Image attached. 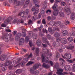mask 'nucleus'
Wrapping results in <instances>:
<instances>
[{"label":"nucleus","mask_w":75,"mask_h":75,"mask_svg":"<svg viewBox=\"0 0 75 75\" xmlns=\"http://www.w3.org/2000/svg\"><path fill=\"white\" fill-rule=\"evenodd\" d=\"M63 11L66 13H68L70 14L71 13L70 8H69L67 7V6H66L64 9Z\"/></svg>","instance_id":"nucleus-6"},{"label":"nucleus","mask_w":75,"mask_h":75,"mask_svg":"<svg viewBox=\"0 0 75 75\" xmlns=\"http://www.w3.org/2000/svg\"><path fill=\"white\" fill-rule=\"evenodd\" d=\"M28 60L27 58H25L23 59V61L25 63H26V62H28Z\"/></svg>","instance_id":"nucleus-39"},{"label":"nucleus","mask_w":75,"mask_h":75,"mask_svg":"<svg viewBox=\"0 0 75 75\" xmlns=\"http://www.w3.org/2000/svg\"><path fill=\"white\" fill-rule=\"evenodd\" d=\"M39 66H41V64H40L39 65H38V64H35L34 65L33 68H30V72L32 74H34V70H36V69H38V67H39Z\"/></svg>","instance_id":"nucleus-3"},{"label":"nucleus","mask_w":75,"mask_h":75,"mask_svg":"<svg viewBox=\"0 0 75 75\" xmlns=\"http://www.w3.org/2000/svg\"><path fill=\"white\" fill-rule=\"evenodd\" d=\"M22 72V70L20 69H18L16 71V74H20V73H21Z\"/></svg>","instance_id":"nucleus-24"},{"label":"nucleus","mask_w":75,"mask_h":75,"mask_svg":"<svg viewBox=\"0 0 75 75\" xmlns=\"http://www.w3.org/2000/svg\"><path fill=\"white\" fill-rule=\"evenodd\" d=\"M36 44L38 46H40L41 45V42L40 40H37L36 42Z\"/></svg>","instance_id":"nucleus-23"},{"label":"nucleus","mask_w":75,"mask_h":75,"mask_svg":"<svg viewBox=\"0 0 75 75\" xmlns=\"http://www.w3.org/2000/svg\"><path fill=\"white\" fill-rule=\"evenodd\" d=\"M57 71L56 72V74L58 75H61V74H59V73H62V72H63L64 70L62 69L58 68H57Z\"/></svg>","instance_id":"nucleus-8"},{"label":"nucleus","mask_w":75,"mask_h":75,"mask_svg":"<svg viewBox=\"0 0 75 75\" xmlns=\"http://www.w3.org/2000/svg\"><path fill=\"white\" fill-rule=\"evenodd\" d=\"M46 13H51V10H48L46 12Z\"/></svg>","instance_id":"nucleus-52"},{"label":"nucleus","mask_w":75,"mask_h":75,"mask_svg":"<svg viewBox=\"0 0 75 75\" xmlns=\"http://www.w3.org/2000/svg\"><path fill=\"white\" fill-rule=\"evenodd\" d=\"M18 16H21V17H24V13L23 12L20 13L18 14Z\"/></svg>","instance_id":"nucleus-25"},{"label":"nucleus","mask_w":75,"mask_h":75,"mask_svg":"<svg viewBox=\"0 0 75 75\" xmlns=\"http://www.w3.org/2000/svg\"><path fill=\"white\" fill-rule=\"evenodd\" d=\"M29 13V11H28V9L26 10V13L27 14H28V13Z\"/></svg>","instance_id":"nucleus-64"},{"label":"nucleus","mask_w":75,"mask_h":75,"mask_svg":"<svg viewBox=\"0 0 75 75\" xmlns=\"http://www.w3.org/2000/svg\"><path fill=\"white\" fill-rule=\"evenodd\" d=\"M24 39H21L20 40L19 42V45H22L23 44H24Z\"/></svg>","instance_id":"nucleus-14"},{"label":"nucleus","mask_w":75,"mask_h":75,"mask_svg":"<svg viewBox=\"0 0 75 75\" xmlns=\"http://www.w3.org/2000/svg\"><path fill=\"white\" fill-rule=\"evenodd\" d=\"M68 68H67V67H66V70H67V71H69V69H71V67H70V66H68Z\"/></svg>","instance_id":"nucleus-40"},{"label":"nucleus","mask_w":75,"mask_h":75,"mask_svg":"<svg viewBox=\"0 0 75 75\" xmlns=\"http://www.w3.org/2000/svg\"><path fill=\"white\" fill-rule=\"evenodd\" d=\"M7 69V68L4 67L3 68H2V70L3 71H6Z\"/></svg>","instance_id":"nucleus-47"},{"label":"nucleus","mask_w":75,"mask_h":75,"mask_svg":"<svg viewBox=\"0 0 75 75\" xmlns=\"http://www.w3.org/2000/svg\"><path fill=\"white\" fill-rule=\"evenodd\" d=\"M49 24L50 25H55V22L53 21H51L49 23Z\"/></svg>","instance_id":"nucleus-28"},{"label":"nucleus","mask_w":75,"mask_h":75,"mask_svg":"<svg viewBox=\"0 0 75 75\" xmlns=\"http://www.w3.org/2000/svg\"><path fill=\"white\" fill-rule=\"evenodd\" d=\"M18 22L19 23H24V21L23 19H21L20 21H18Z\"/></svg>","instance_id":"nucleus-37"},{"label":"nucleus","mask_w":75,"mask_h":75,"mask_svg":"<svg viewBox=\"0 0 75 75\" xmlns=\"http://www.w3.org/2000/svg\"><path fill=\"white\" fill-rule=\"evenodd\" d=\"M4 65H3V64L2 63H1L0 64V67H3Z\"/></svg>","instance_id":"nucleus-63"},{"label":"nucleus","mask_w":75,"mask_h":75,"mask_svg":"<svg viewBox=\"0 0 75 75\" xmlns=\"http://www.w3.org/2000/svg\"><path fill=\"white\" fill-rule=\"evenodd\" d=\"M68 40L69 42H72L73 40V38L70 37L68 38Z\"/></svg>","instance_id":"nucleus-29"},{"label":"nucleus","mask_w":75,"mask_h":75,"mask_svg":"<svg viewBox=\"0 0 75 75\" xmlns=\"http://www.w3.org/2000/svg\"><path fill=\"white\" fill-rule=\"evenodd\" d=\"M56 57L57 58H58V57H59L60 55V54H59L58 53H57L56 54Z\"/></svg>","instance_id":"nucleus-51"},{"label":"nucleus","mask_w":75,"mask_h":75,"mask_svg":"<svg viewBox=\"0 0 75 75\" xmlns=\"http://www.w3.org/2000/svg\"><path fill=\"white\" fill-rule=\"evenodd\" d=\"M61 24V22L60 21H57L55 23V26H58Z\"/></svg>","instance_id":"nucleus-26"},{"label":"nucleus","mask_w":75,"mask_h":75,"mask_svg":"<svg viewBox=\"0 0 75 75\" xmlns=\"http://www.w3.org/2000/svg\"><path fill=\"white\" fill-rule=\"evenodd\" d=\"M62 57L65 59H69L71 58V56L70 54H67V53H66L64 55V56H62Z\"/></svg>","instance_id":"nucleus-5"},{"label":"nucleus","mask_w":75,"mask_h":75,"mask_svg":"<svg viewBox=\"0 0 75 75\" xmlns=\"http://www.w3.org/2000/svg\"><path fill=\"white\" fill-rule=\"evenodd\" d=\"M33 64V62H29L26 65L27 66H29L30 65H32Z\"/></svg>","instance_id":"nucleus-35"},{"label":"nucleus","mask_w":75,"mask_h":75,"mask_svg":"<svg viewBox=\"0 0 75 75\" xmlns=\"http://www.w3.org/2000/svg\"><path fill=\"white\" fill-rule=\"evenodd\" d=\"M21 59H18V60L16 61V64H17V63H18V62H20V61H21Z\"/></svg>","instance_id":"nucleus-46"},{"label":"nucleus","mask_w":75,"mask_h":75,"mask_svg":"<svg viewBox=\"0 0 75 75\" xmlns=\"http://www.w3.org/2000/svg\"><path fill=\"white\" fill-rule=\"evenodd\" d=\"M54 35L55 37H59L60 36V34L59 33L56 32L55 33Z\"/></svg>","instance_id":"nucleus-21"},{"label":"nucleus","mask_w":75,"mask_h":75,"mask_svg":"<svg viewBox=\"0 0 75 75\" xmlns=\"http://www.w3.org/2000/svg\"><path fill=\"white\" fill-rule=\"evenodd\" d=\"M5 30L6 32H11V30L9 29H6Z\"/></svg>","instance_id":"nucleus-59"},{"label":"nucleus","mask_w":75,"mask_h":75,"mask_svg":"<svg viewBox=\"0 0 75 75\" xmlns=\"http://www.w3.org/2000/svg\"><path fill=\"white\" fill-rule=\"evenodd\" d=\"M35 7H33V8L32 9V11H34V10H35Z\"/></svg>","instance_id":"nucleus-57"},{"label":"nucleus","mask_w":75,"mask_h":75,"mask_svg":"<svg viewBox=\"0 0 75 75\" xmlns=\"http://www.w3.org/2000/svg\"><path fill=\"white\" fill-rule=\"evenodd\" d=\"M12 35L11 34H8V35H7V36H5V41H6V42H8L9 41V38H9V36H10V37H11Z\"/></svg>","instance_id":"nucleus-10"},{"label":"nucleus","mask_w":75,"mask_h":75,"mask_svg":"<svg viewBox=\"0 0 75 75\" xmlns=\"http://www.w3.org/2000/svg\"><path fill=\"white\" fill-rule=\"evenodd\" d=\"M11 17H9L8 18H7L6 20L4 22V24H8V23L9 22H10V21L11 20Z\"/></svg>","instance_id":"nucleus-12"},{"label":"nucleus","mask_w":75,"mask_h":75,"mask_svg":"<svg viewBox=\"0 0 75 75\" xmlns=\"http://www.w3.org/2000/svg\"><path fill=\"white\" fill-rule=\"evenodd\" d=\"M42 23L44 24H46V22H45V19H43L42 20Z\"/></svg>","instance_id":"nucleus-45"},{"label":"nucleus","mask_w":75,"mask_h":75,"mask_svg":"<svg viewBox=\"0 0 75 75\" xmlns=\"http://www.w3.org/2000/svg\"><path fill=\"white\" fill-rule=\"evenodd\" d=\"M21 3L19 1L17 2L16 3V6H18L20 5Z\"/></svg>","instance_id":"nucleus-44"},{"label":"nucleus","mask_w":75,"mask_h":75,"mask_svg":"<svg viewBox=\"0 0 75 75\" xmlns=\"http://www.w3.org/2000/svg\"><path fill=\"white\" fill-rule=\"evenodd\" d=\"M39 73V72L38 71H36L35 72V75H38Z\"/></svg>","instance_id":"nucleus-56"},{"label":"nucleus","mask_w":75,"mask_h":75,"mask_svg":"<svg viewBox=\"0 0 75 75\" xmlns=\"http://www.w3.org/2000/svg\"><path fill=\"white\" fill-rule=\"evenodd\" d=\"M43 32H44V33H45V32L46 33H48V32H47V30L45 29V30L44 29H43Z\"/></svg>","instance_id":"nucleus-54"},{"label":"nucleus","mask_w":75,"mask_h":75,"mask_svg":"<svg viewBox=\"0 0 75 75\" xmlns=\"http://www.w3.org/2000/svg\"><path fill=\"white\" fill-rule=\"evenodd\" d=\"M42 45L44 47H47V45H45L44 44H42Z\"/></svg>","instance_id":"nucleus-61"},{"label":"nucleus","mask_w":75,"mask_h":75,"mask_svg":"<svg viewBox=\"0 0 75 75\" xmlns=\"http://www.w3.org/2000/svg\"><path fill=\"white\" fill-rule=\"evenodd\" d=\"M25 40L26 41H28V40H29V39L28 36L26 37Z\"/></svg>","instance_id":"nucleus-60"},{"label":"nucleus","mask_w":75,"mask_h":75,"mask_svg":"<svg viewBox=\"0 0 75 75\" xmlns=\"http://www.w3.org/2000/svg\"><path fill=\"white\" fill-rule=\"evenodd\" d=\"M48 30L50 32L51 34H53L54 33V31H55V30L54 29L52 30V29L51 28H48Z\"/></svg>","instance_id":"nucleus-15"},{"label":"nucleus","mask_w":75,"mask_h":75,"mask_svg":"<svg viewBox=\"0 0 75 75\" xmlns=\"http://www.w3.org/2000/svg\"><path fill=\"white\" fill-rule=\"evenodd\" d=\"M33 57V55H32V54L30 53L29 55L28 56V58H31Z\"/></svg>","instance_id":"nucleus-43"},{"label":"nucleus","mask_w":75,"mask_h":75,"mask_svg":"<svg viewBox=\"0 0 75 75\" xmlns=\"http://www.w3.org/2000/svg\"><path fill=\"white\" fill-rule=\"evenodd\" d=\"M75 18V14L74 13H72L71 15V20H74Z\"/></svg>","instance_id":"nucleus-18"},{"label":"nucleus","mask_w":75,"mask_h":75,"mask_svg":"<svg viewBox=\"0 0 75 75\" xmlns=\"http://www.w3.org/2000/svg\"><path fill=\"white\" fill-rule=\"evenodd\" d=\"M17 21V19H14V20L13 21V23L15 24V23H16Z\"/></svg>","instance_id":"nucleus-42"},{"label":"nucleus","mask_w":75,"mask_h":75,"mask_svg":"<svg viewBox=\"0 0 75 75\" xmlns=\"http://www.w3.org/2000/svg\"><path fill=\"white\" fill-rule=\"evenodd\" d=\"M7 57V56L5 54H2L0 56V59L1 61H3Z\"/></svg>","instance_id":"nucleus-11"},{"label":"nucleus","mask_w":75,"mask_h":75,"mask_svg":"<svg viewBox=\"0 0 75 75\" xmlns=\"http://www.w3.org/2000/svg\"><path fill=\"white\" fill-rule=\"evenodd\" d=\"M60 40L61 43L63 44H66L67 42V40L65 38H62Z\"/></svg>","instance_id":"nucleus-7"},{"label":"nucleus","mask_w":75,"mask_h":75,"mask_svg":"<svg viewBox=\"0 0 75 75\" xmlns=\"http://www.w3.org/2000/svg\"><path fill=\"white\" fill-rule=\"evenodd\" d=\"M65 21L66 23V25H67V24H69V21H68V20H66Z\"/></svg>","instance_id":"nucleus-50"},{"label":"nucleus","mask_w":75,"mask_h":75,"mask_svg":"<svg viewBox=\"0 0 75 75\" xmlns=\"http://www.w3.org/2000/svg\"><path fill=\"white\" fill-rule=\"evenodd\" d=\"M62 34L64 36H65V35L68 34V31L67 30H64L62 32Z\"/></svg>","instance_id":"nucleus-20"},{"label":"nucleus","mask_w":75,"mask_h":75,"mask_svg":"<svg viewBox=\"0 0 75 75\" xmlns=\"http://www.w3.org/2000/svg\"><path fill=\"white\" fill-rule=\"evenodd\" d=\"M28 24L29 25L31 24H33V21L31 20H30L28 21Z\"/></svg>","instance_id":"nucleus-36"},{"label":"nucleus","mask_w":75,"mask_h":75,"mask_svg":"<svg viewBox=\"0 0 75 75\" xmlns=\"http://www.w3.org/2000/svg\"><path fill=\"white\" fill-rule=\"evenodd\" d=\"M42 41L43 43L47 44L48 45H50V43L48 41H47V38H42Z\"/></svg>","instance_id":"nucleus-9"},{"label":"nucleus","mask_w":75,"mask_h":75,"mask_svg":"<svg viewBox=\"0 0 75 75\" xmlns=\"http://www.w3.org/2000/svg\"><path fill=\"white\" fill-rule=\"evenodd\" d=\"M42 10L41 12V14L42 15H43L45 14V8L44 7L42 8Z\"/></svg>","instance_id":"nucleus-22"},{"label":"nucleus","mask_w":75,"mask_h":75,"mask_svg":"<svg viewBox=\"0 0 75 75\" xmlns=\"http://www.w3.org/2000/svg\"><path fill=\"white\" fill-rule=\"evenodd\" d=\"M61 0H56L55 3H60V2H61Z\"/></svg>","instance_id":"nucleus-48"},{"label":"nucleus","mask_w":75,"mask_h":75,"mask_svg":"<svg viewBox=\"0 0 75 75\" xmlns=\"http://www.w3.org/2000/svg\"><path fill=\"white\" fill-rule=\"evenodd\" d=\"M59 15L60 17H64V16H65L64 13L62 11L59 12Z\"/></svg>","instance_id":"nucleus-13"},{"label":"nucleus","mask_w":75,"mask_h":75,"mask_svg":"<svg viewBox=\"0 0 75 75\" xmlns=\"http://www.w3.org/2000/svg\"><path fill=\"white\" fill-rule=\"evenodd\" d=\"M58 6L56 4H55L52 7V8L54 10V11L53 13V14L54 16H58V12L59 11L58 9H57V7Z\"/></svg>","instance_id":"nucleus-2"},{"label":"nucleus","mask_w":75,"mask_h":75,"mask_svg":"<svg viewBox=\"0 0 75 75\" xmlns=\"http://www.w3.org/2000/svg\"><path fill=\"white\" fill-rule=\"evenodd\" d=\"M61 47L62 49H65V45H62Z\"/></svg>","instance_id":"nucleus-38"},{"label":"nucleus","mask_w":75,"mask_h":75,"mask_svg":"<svg viewBox=\"0 0 75 75\" xmlns=\"http://www.w3.org/2000/svg\"><path fill=\"white\" fill-rule=\"evenodd\" d=\"M30 2V1L29 0H27L25 2L26 4H28Z\"/></svg>","instance_id":"nucleus-55"},{"label":"nucleus","mask_w":75,"mask_h":75,"mask_svg":"<svg viewBox=\"0 0 75 75\" xmlns=\"http://www.w3.org/2000/svg\"><path fill=\"white\" fill-rule=\"evenodd\" d=\"M59 60L60 61H62V64L61 66H63V65L64 64H63V62H65V60H64V59H63L62 58H60V59H59Z\"/></svg>","instance_id":"nucleus-30"},{"label":"nucleus","mask_w":75,"mask_h":75,"mask_svg":"<svg viewBox=\"0 0 75 75\" xmlns=\"http://www.w3.org/2000/svg\"><path fill=\"white\" fill-rule=\"evenodd\" d=\"M56 30L57 31H59V29H58V28H56V29H55V28H54V31H55V30Z\"/></svg>","instance_id":"nucleus-62"},{"label":"nucleus","mask_w":75,"mask_h":75,"mask_svg":"<svg viewBox=\"0 0 75 75\" xmlns=\"http://www.w3.org/2000/svg\"><path fill=\"white\" fill-rule=\"evenodd\" d=\"M65 3L64 2H62L61 3V5L62 6H65Z\"/></svg>","instance_id":"nucleus-41"},{"label":"nucleus","mask_w":75,"mask_h":75,"mask_svg":"<svg viewBox=\"0 0 75 75\" xmlns=\"http://www.w3.org/2000/svg\"><path fill=\"white\" fill-rule=\"evenodd\" d=\"M59 74H60V75H67L68 74V73L66 72H64L63 73H59Z\"/></svg>","instance_id":"nucleus-33"},{"label":"nucleus","mask_w":75,"mask_h":75,"mask_svg":"<svg viewBox=\"0 0 75 75\" xmlns=\"http://www.w3.org/2000/svg\"><path fill=\"white\" fill-rule=\"evenodd\" d=\"M74 48V46L71 45H70L69 46H67V49H70V50H72Z\"/></svg>","instance_id":"nucleus-19"},{"label":"nucleus","mask_w":75,"mask_h":75,"mask_svg":"<svg viewBox=\"0 0 75 75\" xmlns=\"http://www.w3.org/2000/svg\"><path fill=\"white\" fill-rule=\"evenodd\" d=\"M12 63L11 62V61H8L6 62L5 63V66H8V65H9L10 64H11Z\"/></svg>","instance_id":"nucleus-16"},{"label":"nucleus","mask_w":75,"mask_h":75,"mask_svg":"<svg viewBox=\"0 0 75 75\" xmlns=\"http://www.w3.org/2000/svg\"><path fill=\"white\" fill-rule=\"evenodd\" d=\"M21 65L22 66H24L25 65V63L24 62H22L21 64Z\"/></svg>","instance_id":"nucleus-49"},{"label":"nucleus","mask_w":75,"mask_h":75,"mask_svg":"<svg viewBox=\"0 0 75 75\" xmlns=\"http://www.w3.org/2000/svg\"><path fill=\"white\" fill-rule=\"evenodd\" d=\"M40 51V49L39 48H37L36 49V51L35 52L36 54V55H38V54L39 53V52Z\"/></svg>","instance_id":"nucleus-27"},{"label":"nucleus","mask_w":75,"mask_h":75,"mask_svg":"<svg viewBox=\"0 0 75 75\" xmlns=\"http://www.w3.org/2000/svg\"><path fill=\"white\" fill-rule=\"evenodd\" d=\"M1 26L2 27H6V25L5 24H2Z\"/></svg>","instance_id":"nucleus-58"},{"label":"nucleus","mask_w":75,"mask_h":75,"mask_svg":"<svg viewBox=\"0 0 75 75\" xmlns=\"http://www.w3.org/2000/svg\"><path fill=\"white\" fill-rule=\"evenodd\" d=\"M47 54H48V52H47V54H45V53L42 54L41 57L42 58V62H45L46 63H50V64L51 65V66H53L54 65V63L52 62V61H49L48 60H45V57H46Z\"/></svg>","instance_id":"nucleus-1"},{"label":"nucleus","mask_w":75,"mask_h":75,"mask_svg":"<svg viewBox=\"0 0 75 75\" xmlns=\"http://www.w3.org/2000/svg\"><path fill=\"white\" fill-rule=\"evenodd\" d=\"M39 11V9H36L35 11L33 13V14H37Z\"/></svg>","instance_id":"nucleus-31"},{"label":"nucleus","mask_w":75,"mask_h":75,"mask_svg":"<svg viewBox=\"0 0 75 75\" xmlns=\"http://www.w3.org/2000/svg\"><path fill=\"white\" fill-rule=\"evenodd\" d=\"M33 20H36L37 19V16H34L32 18Z\"/></svg>","instance_id":"nucleus-32"},{"label":"nucleus","mask_w":75,"mask_h":75,"mask_svg":"<svg viewBox=\"0 0 75 75\" xmlns=\"http://www.w3.org/2000/svg\"><path fill=\"white\" fill-rule=\"evenodd\" d=\"M56 40L57 41V42H54L53 44V46L54 47H57L59 45V41H60V39L58 38H56Z\"/></svg>","instance_id":"nucleus-4"},{"label":"nucleus","mask_w":75,"mask_h":75,"mask_svg":"<svg viewBox=\"0 0 75 75\" xmlns=\"http://www.w3.org/2000/svg\"><path fill=\"white\" fill-rule=\"evenodd\" d=\"M72 35L73 36H75V31H73L72 32Z\"/></svg>","instance_id":"nucleus-53"},{"label":"nucleus","mask_w":75,"mask_h":75,"mask_svg":"<svg viewBox=\"0 0 75 75\" xmlns=\"http://www.w3.org/2000/svg\"><path fill=\"white\" fill-rule=\"evenodd\" d=\"M42 67L45 68H50V66H49V65L46 64L45 63H43Z\"/></svg>","instance_id":"nucleus-17"},{"label":"nucleus","mask_w":75,"mask_h":75,"mask_svg":"<svg viewBox=\"0 0 75 75\" xmlns=\"http://www.w3.org/2000/svg\"><path fill=\"white\" fill-rule=\"evenodd\" d=\"M68 62L69 63H72L74 61H75V59H73V60H68Z\"/></svg>","instance_id":"nucleus-34"}]
</instances>
